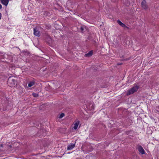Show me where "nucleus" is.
Returning a JSON list of instances; mask_svg holds the SVG:
<instances>
[{
    "instance_id": "nucleus-18",
    "label": "nucleus",
    "mask_w": 159,
    "mask_h": 159,
    "mask_svg": "<svg viewBox=\"0 0 159 159\" xmlns=\"http://www.w3.org/2000/svg\"><path fill=\"white\" fill-rule=\"evenodd\" d=\"M1 18H2V14H1V13L0 12V19H1Z\"/></svg>"
},
{
    "instance_id": "nucleus-16",
    "label": "nucleus",
    "mask_w": 159,
    "mask_h": 159,
    "mask_svg": "<svg viewBox=\"0 0 159 159\" xmlns=\"http://www.w3.org/2000/svg\"><path fill=\"white\" fill-rule=\"evenodd\" d=\"M84 30V27L82 26H81L80 27V30H81V31L82 32H83Z\"/></svg>"
},
{
    "instance_id": "nucleus-4",
    "label": "nucleus",
    "mask_w": 159,
    "mask_h": 159,
    "mask_svg": "<svg viewBox=\"0 0 159 159\" xmlns=\"http://www.w3.org/2000/svg\"><path fill=\"white\" fill-rule=\"evenodd\" d=\"M34 35L39 37L40 35V31L36 28L34 29Z\"/></svg>"
},
{
    "instance_id": "nucleus-7",
    "label": "nucleus",
    "mask_w": 159,
    "mask_h": 159,
    "mask_svg": "<svg viewBox=\"0 0 159 159\" xmlns=\"http://www.w3.org/2000/svg\"><path fill=\"white\" fill-rule=\"evenodd\" d=\"M1 3L5 5V6H7L9 0H0Z\"/></svg>"
},
{
    "instance_id": "nucleus-11",
    "label": "nucleus",
    "mask_w": 159,
    "mask_h": 159,
    "mask_svg": "<svg viewBox=\"0 0 159 159\" xmlns=\"http://www.w3.org/2000/svg\"><path fill=\"white\" fill-rule=\"evenodd\" d=\"M35 82L34 81H30L28 84V86L29 87H31L34 84Z\"/></svg>"
},
{
    "instance_id": "nucleus-15",
    "label": "nucleus",
    "mask_w": 159,
    "mask_h": 159,
    "mask_svg": "<svg viewBox=\"0 0 159 159\" xmlns=\"http://www.w3.org/2000/svg\"><path fill=\"white\" fill-rule=\"evenodd\" d=\"M47 40L49 42L51 41V37L49 36H48V37L46 38V41H47Z\"/></svg>"
},
{
    "instance_id": "nucleus-5",
    "label": "nucleus",
    "mask_w": 159,
    "mask_h": 159,
    "mask_svg": "<svg viewBox=\"0 0 159 159\" xmlns=\"http://www.w3.org/2000/svg\"><path fill=\"white\" fill-rule=\"evenodd\" d=\"M141 6L144 9H148V7L145 0H143L141 2Z\"/></svg>"
},
{
    "instance_id": "nucleus-12",
    "label": "nucleus",
    "mask_w": 159,
    "mask_h": 159,
    "mask_svg": "<svg viewBox=\"0 0 159 159\" xmlns=\"http://www.w3.org/2000/svg\"><path fill=\"white\" fill-rule=\"evenodd\" d=\"M45 28L47 29H50L51 28V26L49 24H45L44 25Z\"/></svg>"
},
{
    "instance_id": "nucleus-14",
    "label": "nucleus",
    "mask_w": 159,
    "mask_h": 159,
    "mask_svg": "<svg viewBox=\"0 0 159 159\" xmlns=\"http://www.w3.org/2000/svg\"><path fill=\"white\" fill-rule=\"evenodd\" d=\"M32 95L34 97H36L39 96L38 94L35 93H33Z\"/></svg>"
},
{
    "instance_id": "nucleus-19",
    "label": "nucleus",
    "mask_w": 159,
    "mask_h": 159,
    "mask_svg": "<svg viewBox=\"0 0 159 159\" xmlns=\"http://www.w3.org/2000/svg\"><path fill=\"white\" fill-rule=\"evenodd\" d=\"M2 6L1 4H0V9L2 8Z\"/></svg>"
},
{
    "instance_id": "nucleus-20",
    "label": "nucleus",
    "mask_w": 159,
    "mask_h": 159,
    "mask_svg": "<svg viewBox=\"0 0 159 159\" xmlns=\"http://www.w3.org/2000/svg\"><path fill=\"white\" fill-rule=\"evenodd\" d=\"M119 64H120V65L122 64V63H120Z\"/></svg>"
},
{
    "instance_id": "nucleus-13",
    "label": "nucleus",
    "mask_w": 159,
    "mask_h": 159,
    "mask_svg": "<svg viewBox=\"0 0 159 159\" xmlns=\"http://www.w3.org/2000/svg\"><path fill=\"white\" fill-rule=\"evenodd\" d=\"M65 114L64 113H61L59 116V118L60 119L62 118L64 116Z\"/></svg>"
},
{
    "instance_id": "nucleus-10",
    "label": "nucleus",
    "mask_w": 159,
    "mask_h": 159,
    "mask_svg": "<svg viewBox=\"0 0 159 159\" xmlns=\"http://www.w3.org/2000/svg\"><path fill=\"white\" fill-rule=\"evenodd\" d=\"M80 123L79 121H76L74 124V129H76L78 128V125Z\"/></svg>"
},
{
    "instance_id": "nucleus-3",
    "label": "nucleus",
    "mask_w": 159,
    "mask_h": 159,
    "mask_svg": "<svg viewBox=\"0 0 159 159\" xmlns=\"http://www.w3.org/2000/svg\"><path fill=\"white\" fill-rule=\"evenodd\" d=\"M137 148L139 153L142 155H143L145 154H146L145 152L141 146L139 145H138Z\"/></svg>"
},
{
    "instance_id": "nucleus-6",
    "label": "nucleus",
    "mask_w": 159,
    "mask_h": 159,
    "mask_svg": "<svg viewBox=\"0 0 159 159\" xmlns=\"http://www.w3.org/2000/svg\"><path fill=\"white\" fill-rule=\"evenodd\" d=\"M75 146V144L71 143L67 146V150H70L72 149Z\"/></svg>"
},
{
    "instance_id": "nucleus-9",
    "label": "nucleus",
    "mask_w": 159,
    "mask_h": 159,
    "mask_svg": "<svg viewBox=\"0 0 159 159\" xmlns=\"http://www.w3.org/2000/svg\"><path fill=\"white\" fill-rule=\"evenodd\" d=\"M117 22L118 24L121 26L122 27H123L125 26V25L122 22L119 20H117Z\"/></svg>"
},
{
    "instance_id": "nucleus-2",
    "label": "nucleus",
    "mask_w": 159,
    "mask_h": 159,
    "mask_svg": "<svg viewBox=\"0 0 159 159\" xmlns=\"http://www.w3.org/2000/svg\"><path fill=\"white\" fill-rule=\"evenodd\" d=\"M139 88V87L138 86H135L133 87L131 89L127 91L126 93V95H129L134 93L138 90Z\"/></svg>"
},
{
    "instance_id": "nucleus-17",
    "label": "nucleus",
    "mask_w": 159,
    "mask_h": 159,
    "mask_svg": "<svg viewBox=\"0 0 159 159\" xmlns=\"http://www.w3.org/2000/svg\"><path fill=\"white\" fill-rule=\"evenodd\" d=\"M124 28H127V29H129V27H128V26H126L125 25V26L124 27H123Z\"/></svg>"
},
{
    "instance_id": "nucleus-1",
    "label": "nucleus",
    "mask_w": 159,
    "mask_h": 159,
    "mask_svg": "<svg viewBox=\"0 0 159 159\" xmlns=\"http://www.w3.org/2000/svg\"><path fill=\"white\" fill-rule=\"evenodd\" d=\"M7 82L9 86L13 87L16 84V81L14 77H10L8 79Z\"/></svg>"
},
{
    "instance_id": "nucleus-8",
    "label": "nucleus",
    "mask_w": 159,
    "mask_h": 159,
    "mask_svg": "<svg viewBox=\"0 0 159 159\" xmlns=\"http://www.w3.org/2000/svg\"><path fill=\"white\" fill-rule=\"evenodd\" d=\"M93 51H89L88 53L86 54L84 56L85 57H90L92 56V55H93Z\"/></svg>"
}]
</instances>
